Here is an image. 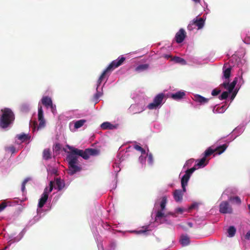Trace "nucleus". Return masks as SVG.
Returning <instances> with one entry per match:
<instances>
[{"label": "nucleus", "mask_w": 250, "mask_h": 250, "mask_svg": "<svg viewBox=\"0 0 250 250\" xmlns=\"http://www.w3.org/2000/svg\"><path fill=\"white\" fill-rule=\"evenodd\" d=\"M237 78L235 77L232 83H229V81L224 82L221 85L223 86L225 89L228 90L229 93H231L237 83Z\"/></svg>", "instance_id": "nucleus-9"}, {"label": "nucleus", "mask_w": 250, "mask_h": 250, "mask_svg": "<svg viewBox=\"0 0 250 250\" xmlns=\"http://www.w3.org/2000/svg\"><path fill=\"white\" fill-rule=\"evenodd\" d=\"M86 121L84 119H82L76 121L75 123L74 127L78 129L81 127L85 123Z\"/></svg>", "instance_id": "nucleus-24"}, {"label": "nucleus", "mask_w": 250, "mask_h": 250, "mask_svg": "<svg viewBox=\"0 0 250 250\" xmlns=\"http://www.w3.org/2000/svg\"><path fill=\"white\" fill-rule=\"evenodd\" d=\"M228 146L227 144H223L221 146H220L217 147L214 149L215 152H216V153H217L218 154H221L225 151V150L227 149Z\"/></svg>", "instance_id": "nucleus-17"}, {"label": "nucleus", "mask_w": 250, "mask_h": 250, "mask_svg": "<svg viewBox=\"0 0 250 250\" xmlns=\"http://www.w3.org/2000/svg\"><path fill=\"white\" fill-rule=\"evenodd\" d=\"M89 157L90 156H96L99 154L100 151L95 148H87Z\"/></svg>", "instance_id": "nucleus-23"}, {"label": "nucleus", "mask_w": 250, "mask_h": 250, "mask_svg": "<svg viewBox=\"0 0 250 250\" xmlns=\"http://www.w3.org/2000/svg\"><path fill=\"white\" fill-rule=\"evenodd\" d=\"M28 181V179H24V180L23 181L22 184L23 185H25L27 183V182Z\"/></svg>", "instance_id": "nucleus-50"}, {"label": "nucleus", "mask_w": 250, "mask_h": 250, "mask_svg": "<svg viewBox=\"0 0 250 250\" xmlns=\"http://www.w3.org/2000/svg\"><path fill=\"white\" fill-rule=\"evenodd\" d=\"M148 67H149V65L147 64H141V65H138L136 67V70L137 71H143V70L147 69L148 68Z\"/></svg>", "instance_id": "nucleus-31"}, {"label": "nucleus", "mask_w": 250, "mask_h": 250, "mask_svg": "<svg viewBox=\"0 0 250 250\" xmlns=\"http://www.w3.org/2000/svg\"><path fill=\"white\" fill-rule=\"evenodd\" d=\"M61 148V146L59 144H56V145L55 146V147H54V149H55V150H60Z\"/></svg>", "instance_id": "nucleus-46"}, {"label": "nucleus", "mask_w": 250, "mask_h": 250, "mask_svg": "<svg viewBox=\"0 0 250 250\" xmlns=\"http://www.w3.org/2000/svg\"><path fill=\"white\" fill-rule=\"evenodd\" d=\"M195 28H196V26H194V25L192 23V22L191 21L190 22V23L188 26V29L190 31L193 30Z\"/></svg>", "instance_id": "nucleus-41"}, {"label": "nucleus", "mask_w": 250, "mask_h": 250, "mask_svg": "<svg viewBox=\"0 0 250 250\" xmlns=\"http://www.w3.org/2000/svg\"><path fill=\"white\" fill-rule=\"evenodd\" d=\"M38 120H44L43 117V111L42 108V106H39L38 107Z\"/></svg>", "instance_id": "nucleus-26"}, {"label": "nucleus", "mask_w": 250, "mask_h": 250, "mask_svg": "<svg viewBox=\"0 0 250 250\" xmlns=\"http://www.w3.org/2000/svg\"><path fill=\"white\" fill-rule=\"evenodd\" d=\"M190 161H191V162H192L193 161V159L189 160L187 163H188Z\"/></svg>", "instance_id": "nucleus-58"}, {"label": "nucleus", "mask_w": 250, "mask_h": 250, "mask_svg": "<svg viewBox=\"0 0 250 250\" xmlns=\"http://www.w3.org/2000/svg\"><path fill=\"white\" fill-rule=\"evenodd\" d=\"M228 232L229 237H233L236 233V229L234 227L230 226L228 230Z\"/></svg>", "instance_id": "nucleus-28"}, {"label": "nucleus", "mask_w": 250, "mask_h": 250, "mask_svg": "<svg viewBox=\"0 0 250 250\" xmlns=\"http://www.w3.org/2000/svg\"><path fill=\"white\" fill-rule=\"evenodd\" d=\"M183 210H184L183 208H176V212L180 213H182L183 212Z\"/></svg>", "instance_id": "nucleus-47"}, {"label": "nucleus", "mask_w": 250, "mask_h": 250, "mask_svg": "<svg viewBox=\"0 0 250 250\" xmlns=\"http://www.w3.org/2000/svg\"><path fill=\"white\" fill-rule=\"evenodd\" d=\"M170 56H169V55H166L165 56V58H167V59H168V58H170Z\"/></svg>", "instance_id": "nucleus-56"}, {"label": "nucleus", "mask_w": 250, "mask_h": 250, "mask_svg": "<svg viewBox=\"0 0 250 250\" xmlns=\"http://www.w3.org/2000/svg\"><path fill=\"white\" fill-rule=\"evenodd\" d=\"M219 211L221 213H231L232 208L227 201L222 202L219 206Z\"/></svg>", "instance_id": "nucleus-8"}, {"label": "nucleus", "mask_w": 250, "mask_h": 250, "mask_svg": "<svg viewBox=\"0 0 250 250\" xmlns=\"http://www.w3.org/2000/svg\"><path fill=\"white\" fill-rule=\"evenodd\" d=\"M196 162H197V164L194 166L195 167H203L206 166L208 164V161H207L206 158L204 156L200 160H197Z\"/></svg>", "instance_id": "nucleus-14"}, {"label": "nucleus", "mask_w": 250, "mask_h": 250, "mask_svg": "<svg viewBox=\"0 0 250 250\" xmlns=\"http://www.w3.org/2000/svg\"><path fill=\"white\" fill-rule=\"evenodd\" d=\"M180 242L181 244L183 246H186L188 245L189 244V239L187 236H182L181 237V239L180 240Z\"/></svg>", "instance_id": "nucleus-22"}, {"label": "nucleus", "mask_w": 250, "mask_h": 250, "mask_svg": "<svg viewBox=\"0 0 250 250\" xmlns=\"http://www.w3.org/2000/svg\"><path fill=\"white\" fill-rule=\"evenodd\" d=\"M173 60L177 63H181L182 64H186V61L184 59L179 57H175Z\"/></svg>", "instance_id": "nucleus-32"}, {"label": "nucleus", "mask_w": 250, "mask_h": 250, "mask_svg": "<svg viewBox=\"0 0 250 250\" xmlns=\"http://www.w3.org/2000/svg\"><path fill=\"white\" fill-rule=\"evenodd\" d=\"M7 206V204L5 202H2L0 204V212L2 211Z\"/></svg>", "instance_id": "nucleus-42"}, {"label": "nucleus", "mask_w": 250, "mask_h": 250, "mask_svg": "<svg viewBox=\"0 0 250 250\" xmlns=\"http://www.w3.org/2000/svg\"><path fill=\"white\" fill-rule=\"evenodd\" d=\"M197 207H198V204H196V203H194V204H192V205L190 206V207H189V208L190 209H194V208H197Z\"/></svg>", "instance_id": "nucleus-44"}, {"label": "nucleus", "mask_w": 250, "mask_h": 250, "mask_svg": "<svg viewBox=\"0 0 250 250\" xmlns=\"http://www.w3.org/2000/svg\"><path fill=\"white\" fill-rule=\"evenodd\" d=\"M143 110H144V109H142V110L140 111V112H142V111H143ZM139 113H140V112H139Z\"/></svg>", "instance_id": "nucleus-60"}, {"label": "nucleus", "mask_w": 250, "mask_h": 250, "mask_svg": "<svg viewBox=\"0 0 250 250\" xmlns=\"http://www.w3.org/2000/svg\"><path fill=\"white\" fill-rule=\"evenodd\" d=\"M183 229H185V230H186V229H187L186 228H184V227H183Z\"/></svg>", "instance_id": "nucleus-61"}, {"label": "nucleus", "mask_w": 250, "mask_h": 250, "mask_svg": "<svg viewBox=\"0 0 250 250\" xmlns=\"http://www.w3.org/2000/svg\"><path fill=\"white\" fill-rule=\"evenodd\" d=\"M56 184L59 190H62L64 187V183L61 179L57 178L56 180Z\"/></svg>", "instance_id": "nucleus-19"}, {"label": "nucleus", "mask_w": 250, "mask_h": 250, "mask_svg": "<svg viewBox=\"0 0 250 250\" xmlns=\"http://www.w3.org/2000/svg\"><path fill=\"white\" fill-rule=\"evenodd\" d=\"M229 92L224 91L223 92L222 94L219 96V99L220 100H225L229 96Z\"/></svg>", "instance_id": "nucleus-33"}, {"label": "nucleus", "mask_w": 250, "mask_h": 250, "mask_svg": "<svg viewBox=\"0 0 250 250\" xmlns=\"http://www.w3.org/2000/svg\"><path fill=\"white\" fill-rule=\"evenodd\" d=\"M43 158L45 160H48L51 158L50 150L48 148L45 149L43 151Z\"/></svg>", "instance_id": "nucleus-18"}, {"label": "nucleus", "mask_w": 250, "mask_h": 250, "mask_svg": "<svg viewBox=\"0 0 250 250\" xmlns=\"http://www.w3.org/2000/svg\"><path fill=\"white\" fill-rule=\"evenodd\" d=\"M221 92V90L217 89H214L211 92V95L212 96H217Z\"/></svg>", "instance_id": "nucleus-40"}, {"label": "nucleus", "mask_w": 250, "mask_h": 250, "mask_svg": "<svg viewBox=\"0 0 250 250\" xmlns=\"http://www.w3.org/2000/svg\"><path fill=\"white\" fill-rule=\"evenodd\" d=\"M231 67H229L223 70V77L226 79L229 80L231 73Z\"/></svg>", "instance_id": "nucleus-21"}, {"label": "nucleus", "mask_w": 250, "mask_h": 250, "mask_svg": "<svg viewBox=\"0 0 250 250\" xmlns=\"http://www.w3.org/2000/svg\"><path fill=\"white\" fill-rule=\"evenodd\" d=\"M2 114L0 118V127L2 128L8 127L15 120V115L12 110L9 108H4L1 110Z\"/></svg>", "instance_id": "nucleus-2"}, {"label": "nucleus", "mask_w": 250, "mask_h": 250, "mask_svg": "<svg viewBox=\"0 0 250 250\" xmlns=\"http://www.w3.org/2000/svg\"><path fill=\"white\" fill-rule=\"evenodd\" d=\"M245 237L247 240H250V230L247 232Z\"/></svg>", "instance_id": "nucleus-45"}, {"label": "nucleus", "mask_w": 250, "mask_h": 250, "mask_svg": "<svg viewBox=\"0 0 250 250\" xmlns=\"http://www.w3.org/2000/svg\"><path fill=\"white\" fill-rule=\"evenodd\" d=\"M194 98V100L196 102L199 103L201 104H205L207 103L209 101V99L206 98L199 95L195 96Z\"/></svg>", "instance_id": "nucleus-15"}, {"label": "nucleus", "mask_w": 250, "mask_h": 250, "mask_svg": "<svg viewBox=\"0 0 250 250\" xmlns=\"http://www.w3.org/2000/svg\"><path fill=\"white\" fill-rule=\"evenodd\" d=\"M167 203V198L166 196L162 197V201L160 204L161 210H163L166 208V206Z\"/></svg>", "instance_id": "nucleus-29"}, {"label": "nucleus", "mask_w": 250, "mask_h": 250, "mask_svg": "<svg viewBox=\"0 0 250 250\" xmlns=\"http://www.w3.org/2000/svg\"><path fill=\"white\" fill-rule=\"evenodd\" d=\"M49 108L51 109L52 112L53 114H55L57 112L56 105L53 104V103L49 106Z\"/></svg>", "instance_id": "nucleus-39"}, {"label": "nucleus", "mask_w": 250, "mask_h": 250, "mask_svg": "<svg viewBox=\"0 0 250 250\" xmlns=\"http://www.w3.org/2000/svg\"><path fill=\"white\" fill-rule=\"evenodd\" d=\"M191 22L194 25V26L197 27L198 29L202 28L205 24V20L202 18L199 19L196 18L193 19Z\"/></svg>", "instance_id": "nucleus-12"}, {"label": "nucleus", "mask_w": 250, "mask_h": 250, "mask_svg": "<svg viewBox=\"0 0 250 250\" xmlns=\"http://www.w3.org/2000/svg\"><path fill=\"white\" fill-rule=\"evenodd\" d=\"M9 149L12 152V153H14L15 151V148L14 146L10 147Z\"/></svg>", "instance_id": "nucleus-49"}, {"label": "nucleus", "mask_w": 250, "mask_h": 250, "mask_svg": "<svg viewBox=\"0 0 250 250\" xmlns=\"http://www.w3.org/2000/svg\"><path fill=\"white\" fill-rule=\"evenodd\" d=\"M214 152V149H212L210 147H209L205 151L204 153V156L206 158L207 157H208L212 154Z\"/></svg>", "instance_id": "nucleus-30"}, {"label": "nucleus", "mask_w": 250, "mask_h": 250, "mask_svg": "<svg viewBox=\"0 0 250 250\" xmlns=\"http://www.w3.org/2000/svg\"><path fill=\"white\" fill-rule=\"evenodd\" d=\"M230 199V200H234L238 204H240L241 203L240 198L238 196H235V197H233V198L231 197Z\"/></svg>", "instance_id": "nucleus-43"}, {"label": "nucleus", "mask_w": 250, "mask_h": 250, "mask_svg": "<svg viewBox=\"0 0 250 250\" xmlns=\"http://www.w3.org/2000/svg\"><path fill=\"white\" fill-rule=\"evenodd\" d=\"M195 3H200V0H192Z\"/></svg>", "instance_id": "nucleus-55"}, {"label": "nucleus", "mask_w": 250, "mask_h": 250, "mask_svg": "<svg viewBox=\"0 0 250 250\" xmlns=\"http://www.w3.org/2000/svg\"><path fill=\"white\" fill-rule=\"evenodd\" d=\"M185 93L183 91H178L171 95V98L174 100H180L184 97Z\"/></svg>", "instance_id": "nucleus-16"}, {"label": "nucleus", "mask_w": 250, "mask_h": 250, "mask_svg": "<svg viewBox=\"0 0 250 250\" xmlns=\"http://www.w3.org/2000/svg\"><path fill=\"white\" fill-rule=\"evenodd\" d=\"M235 96V94L234 93L232 94L231 98H233Z\"/></svg>", "instance_id": "nucleus-57"}, {"label": "nucleus", "mask_w": 250, "mask_h": 250, "mask_svg": "<svg viewBox=\"0 0 250 250\" xmlns=\"http://www.w3.org/2000/svg\"><path fill=\"white\" fill-rule=\"evenodd\" d=\"M114 127V125L109 122H104L101 125V127L104 130L107 129H113Z\"/></svg>", "instance_id": "nucleus-20"}, {"label": "nucleus", "mask_w": 250, "mask_h": 250, "mask_svg": "<svg viewBox=\"0 0 250 250\" xmlns=\"http://www.w3.org/2000/svg\"><path fill=\"white\" fill-rule=\"evenodd\" d=\"M146 230H140L139 231H137L138 233H144V232H146Z\"/></svg>", "instance_id": "nucleus-51"}, {"label": "nucleus", "mask_w": 250, "mask_h": 250, "mask_svg": "<svg viewBox=\"0 0 250 250\" xmlns=\"http://www.w3.org/2000/svg\"><path fill=\"white\" fill-rule=\"evenodd\" d=\"M134 148L136 150L140 151L142 154H146V150L143 148H142L141 146H140L137 145H135L134 146Z\"/></svg>", "instance_id": "nucleus-34"}, {"label": "nucleus", "mask_w": 250, "mask_h": 250, "mask_svg": "<svg viewBox=\"0 0 250 250\" xmlns=\"http://www.w3.org/2000/svg\"><path fill=\"white\" fill-rule=\"evenodd\" d=\"M54 182L52 181H50L49 185V188L46 187L43 191L41 198L39 199L38 203V207L40 208H42L46 203L48 198V194L50 193L54 188Z\"/></svg>", "instance_id": "nucleus-4"}, {"label": "nucleus", "mask_w": 250, "mask_h": 250, "mask_svg": "<svg viewBox=\"0 0 250 250\" xmlns=\"http://www.w3.org/2000/svg\"><path fill=\"white\" fill-rule=\"evenodd\" d=\"M67 147L71 151L73 155H77L83 157L84 159L87 160L89 158L87 149H85L84 151L74 148L72 146L67 145Z\"/></svg>", "instance_id": "nucleus-7"}, {"label": "nucleus", "mask_w": 250, "mask_h": 250, "mask_svg": "<svg viewBox=\"0 0 250 250\" xmlns=\"http://www.w3.org/2000/svg\"><path fill=\"white\" fill-rule=\"evenodd\" d=\"M186 37V33L185 30L183 28H181L175 35L176 42L178 43L182 42Z\"/></svg>", "instance_id": "nucleus-10"}, {"label": "nucleus", "mask_w": 250, "mask_h": 250, "mask_svg": "<svg viewBox=\"0 0 250 250\" xmlns=\"http://www.w3.org/2000/svg\"><path fill=\"white\" fill-rule=\"evenodd\" d=\"M42 104L47 108L53 103L51 99L48 96L43 97L42 99Z\"/></svg>", "instance_id": "nucleus-13"}, {"label": "nucleus", "mask_w": 250, "mask_h": 250, "mask_svg": "<svg viewBox=\"0 0 250 250\" xmlns=\"http://www.w3.org/2000/svg\"><path fill=\"white\" fill-rule=\"evenodd\" d=\"M187 225L189 228H192L193 227V224L191 222H188L187 223Z\"/></svg>", "instance_id": "nucleus-52"}, {"label": "nucleus", "mask_w": 250, "mask_h": 250, "mask_svg": "<svg viewBox=\"0 0 250 250\" xmlns=\"http://www.w3.org/2000/svg\"><path fill=\"white\" fill-rule=\"evenodd\" d=\"M196 169V167H193L188 169L186 170L185 175L182 177L181 179V185L183 191H186V187L188 184V182L190 178L191 174Z\"/></svg>", "instance_id": "nucleus-6"}, {"label": "nucleus", "mask_w": 250, "mask_h": 250, "mask_svg": "<svg viewBox=\"0 0 250 250\" xmlns=\"http://www.w3.org/2000/svg\"><path fill=\"white\" fill-rule=\"evenodd\" d=\"M243 42L247 44H250V34L247 35L244 39Z\"/></svg>", "instance_id": "nucleus-38"}, {"label": "nucleus", "mask_w": 250, "mask_h": 250, "mask_svg": "<svg viewBox=\"0 0 250 250\" xmlns=\"http://www.w3.org/2000/svg\"><path fill=\"white\" fill-rule=\"evenodd\" d=\"M67 160L68 162V174L72 175L77 172L82 170L81 166L77 165L78 162V157L73 154H69L67 157Z\"/></svg>", "instance_id": "nucleus-3"}, {"label": "nucleus", "mask_w": 250, "mask_h": 250, "mask_svg": "<svg viewBox=\"0 0 250 250\" xmlns=\"http://www.w3.org/2000/svg\"><path fill=\"white\" fill-rule=\"evenodd\" d=\"M163 210H158L156 213V217L157 218H161L163 217H166L167 215H165V213L162 212Z\"/></svg>", "instance_id": "nucleus-36"}, {"label": "nucleus", "mask_w": 250, "mask_h": 250, "mask_svg": "<svg viewBox=\"0 0 250 250\" xmlns=\"http://www.w3.org/2000/svg\"><path fill=\"white\" fill-rule=\"evenodd\" d=\"M18 139L22 142H24L25 141L28 140L30 139V137L28 135H26L24 133L19 134L17 136Z\"/></svg>", "instance_id": "nucleus-25"}, {"label": "nucleus", "mask_w": 250, "mask_h": 250, "mask_svg": "<svg viewBox=\"0 0 250 250\" xmlns=\"http://www.w3.org/2000/svg\"><path fill=\"white\" fill-rule=\"evenodd\" d=\"M25 185H23L22 184V186H21V190L23 192L24 190H25Z\"/></svg>", "instance_id": "nucleus-53"}, {"label": "nucleus", "mask_w": 250, "mask_h": 250, "mask_svg": "<svg viewBox=\"0 0 250 250\" xmlns=\"http://www.w3.org/2000/svg\"><path fill=\"white\" fill-rule=\"evenodd\" d=\"M139 160H140V161L141 162H142V161H145V160H144V158H143L142 156H141L139 157Z\"/></svg>", "instance_id": "nucleus-54"}, {"label": "nucleus", "mask_w": 250, "mask_h": 250, "mask_svg": "<svg viewBox=\"0 0 250 250\" xmlns=\"http://www.w3.org/2000/svg\"><path fill=\"white\" fill-rule=\"evenodd\" d=\"M38 120H44L43 117V111L42 108V106H39L38 107Z\"/></svg>", "instance_id": "nucleus-27"}, {"label": "nucleus", "mask_w": 250, "mask_h": 250, "mask_svg": "<svg viewBox=\"0 0 250 250\" xmlns=\"http://www.w3.org/2000/svg\"><path fill=\"white\" fill-rule=\"evenodd\" d=\"M183 189H176L174 191L173 195L175 201L177 202H180L183 200V196L184 195Z\"/></svg>", "instance_id": "nucleus-11"}, {"label": "nucleus", "mask_w": 250, "mask_h": 250, "mask_svg": "<svg viewBox=\"0 0 250 250\" xmlns=\"http://www.w3.org/2000/svg\"><path fill=\"white\" fill-rule=\"evenodd\" d=\"M168 214H170V215H173V213H169Z\"/></svg>", "instance_id": "nucleus-59"}, {"label": "nucleus", "mask_w": 250, "mask_h": 250, "mask_svg": "<svg viewBox=\"0 0 250 250\" xmlns=\"http://www.w3.org/2000/svg\"><path fill=\"white\" fill-rule=\"evenodd\" d=\"M125 58L124 57L121 56L119 57L117 60L112 61L107 67L103 71L97 81V87H98L101 83L103 80L106 78L108 77L110 72L115 68L119 67L123 64L125 61ZM98 87H97V89Z\"/></svg>", "instance_id": "nucleus-1"}, {"label": "nucleus", "mask_w": 250, "mask_h": 250, "mask_svg": "<svg viewBox=\"0 0 250 250\" xmlns=\"http://www.w3.org/2000/svg\"><path fill=\"white\" fill-rule=\"evenodd\" d=\"M147 155L148 156V160H147L148 163L149 164L152 165L153 162V155L151 153H149V154H147Z\"/></svg>", "instance_id": "nucleus-37"}, {"label": "nucleus", "mask_w": 250, "mask_h": 250, "mask_svg": "<svg viewBox=\"0 0 250 250\" xmlns=\"http://www.w3.org/2000/svg\"><path fill=\"white\" fill-rule=\"evenodd\" d=\"M39 121V125L37 127V129L39 130V129H41L42 128H44L45 126V120Z\"/></svg>", "instance_id": "nucleus-35"}, {"label": "nucleus", "mask_w": 250, "mask_h": 250, "mask_svg": "<svg viewBox=\"0 0 250 250\" xmlns=\"http://www.w3.org/2000/svg\"><path fill=\"white\" fill-rule=\"evenodd\" d=\"M164 97L165 94L164 93H161L158 94L154 97L153 102L148 104L147 108L149 109L157 108L162 104Z\"/></svg>", "instance_id": "nucleus-5"}, {"label": "nucleus", "mask_w": 250, "mask_h": 250, "mask_svg": "<svg viewBox=\"0 0 250 250\" xmlns=\"http://www.w3.org/2000/svg\"><path fill=\"white\" fill-rule=\"evenodd\" d=\"M95 98L97 100L100 97V93L99 92H97L94 95Z\"/></svg>", "instance_id": "nucleus-48"}]
</instances>
